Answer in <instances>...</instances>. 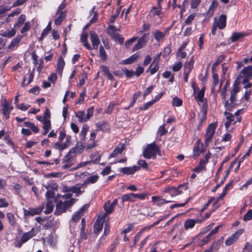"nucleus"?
<instances>
[{
    "label": "nucleus",
    "instance_id": "nucleus-1",
    "mask_svg": "<svg viewBox=\"0 0 252 252\" xmlns=\"http://www.w3.org/2000/svg\"><path fill=\"white\" fill-rule=\"evenodd\" d=\"M72 195L70 193H66L63 195H58L59 198H62V199L58 201L56 203V210L54 214L60 215L70 207L74 204L76 199L71 197Z\"/></svg>",
    "mask_w": 252,
    "mask_h": 252
},
{
    "label": "nucleus",
    "instance_id": "nucleus-2",
    "mask_svg": "<svg viewBox=\"0 0 252 252\" xmlns=\"http://www.w3.org/2000/svg\"><path fill=\"white\" fill-rule=\"evenodd\" d=\"M143 154L146 158H155L157 155H160V151L158 146L155 143H152L147 146Z\"/></svg>",
    "mask_w": 252,
    "mask_h": 252
},
{
    "label": "nucleus",
    "instance_id": "nucleus-3",
    "mask_svg": "<svg viewBox=\"0 0 252 252\" xmlns=\"http://www.w3.org/2000/svg\"><path fill=\"white\" fill-rule=\"evenodd\" d=\"M36 234V230L32 228L29 232L24 233L21 238L16 237L14 240V246L17 248H21L23 244L25 243L33 237L35 236Z\"/></svg>",
    "mask_w": 252,
    "mask_h": 252
},
{
    "label": "nucleus",
    "instance_id": "nucleus-4",
    "mask_svg": "<svg viewBox=\"0 0 252 252\" xmlns=\"http://www.w3.org/2000/svg\"><path fill=\"white\" fill-rule=\"evenodd\" d=\"M243 112V109L237 110L234 115L225 111L224 114L226 117V122L225 123V126L228 128L231 124L234 125L237 122H240L241 118L239 116Z\"/></svg>",
    "mask_w": 252,
    "mask_h": 252
},
{
    "label": "nucleus",
    "instance_id": "nucleus-5",
    "mask_svg": "<svg viewBox=\"0 0 252 252\" xmlns=\"http://www.w3.org/2000/svg\"><path fill=\"white\" fill-rule=\"evenodd\" d=\"M76 151L75 148L71 149L68 154L63 158V165L62 168L64 169L71 167L75 163L74 156Z\"/></svg>",
    "mask_w": 252,
    "mask_h": 252
},
{
    "label": "nucleus",
    "instance_id": "nucleus-6",
    "mask_svg": "<svg viewBox=\"0 0 252 252\" xmlns=\"http://www.w3.org/2000/svg\"><path fill=\"white\" fill-rule=\"evenodd\" d=\"M205 88L203 87L197 93H195V88H193L194 98L198 105L201 107H208L207 99L204 97Z\"/></svg>",
    "mask_w": 252,
    "mask_h": 252
},
{
    "label": "nucleus",
    "instance_id": "nucleus-7",
    "mask_svg": "<svg viewBox=\"0 0 252 252\" xmlns=\"http://www.w3.org/2000/svg\"><path fill=\"white\" fill-rule=\"evenodd\" d=\"M216 127L217 124L215 123L211 124L208 126L204 135V142L206 147L208 146L212 141Z\"/></svg>",
    "mask_w": 252,
    "mask_h": 252
},
{
    "label": "nucleus",
    "instance_id": "nucleus-8",
    "mask_svg": "<svg viewBox=\"0 0 252 252\" xmlns=\"http://www.w3.org/2000/svg\"><path fill=\"white\" fill-rule=\"evenodd\" d=\"M187 189L186 184H182L178 186L177 188H167L164 190L165 192L168 193L172 197H175L183 193L184 190Z\"/></svg>",
    "mask_w": 252,
    "mask_h": 252
},
{
    "label": "nucleus",
    "instance_id": "nucleus-9",
    "mask_svg": "<svg viewBox=\"0 0 252 252\" xmlns=\"http://www.w3.org/2000/svg\"><path fill=\"white\" fill-rule=\"evenodd\" d=\"M252 76V66H248L244 67L241 71L239 78L242 83H247Z\"/></svg>",
    "mask_w": 252,
    "mask_h": 252
},
{
    "label": "nucleus",
    "instance_id": "nucleus-10",
    "mask_svg": "<svg viewBox=\"0 0 252 252\" xmlns=\"http://www.w3.org/2000/svg\"><path fill=\"white\" fill-rule=\"evenodd\" d=\"M84 184H77L75 186L71 187H65L63 189V191L65 192H71L75 194L76 196H78L81 194L84 191L81 190L84 187Z\"/></svg>",
    "mask_w": 252,
    "mask_h": 252
},
{
    "label": "nucleus",
    "instance_id": "nucleus-11",
    "mask_svg": "<svg viewBox=\"0 0 252 252\" xmlns=\"http://www.w3.org/2000/svg\"><path fill=\"white\" fill-rule=\"evenodd\" d=\"M119 30V29H116L114 26L110 25L107 29V32L115 41L122 44L124 42V38L117 32Z\"/></svg>",
    "mask_w": 252,
    "mask_h": 252
},
{
    "label": "nucleus",
    "instance_id": "nucleus-12",
    "mask_svg": "<svg viewBox=\"0 0 252 252\" xmlns=\"http://www.w3.org/2000/svg\"><path fill=\"white\" fill-rule=\"evenodd\" d=\"M1 106L2 107V114L4 118L6 119H8L9 118L10 113L13 109V106L10 102H9L5 100L1 103Z\"/></svg>",
    "mask_w": 252,
    "mask_h": 252
},
{
    "label": "nucleus",
    "instance_id": "nucleus-13",
    "mask_svg": "<svg viewBox=\"0 0 252 252\" xmlns=\"http://www.w3.org/2000/svg\"><path fill=\"white\" fill-rule=\"evenodd\" d=\"M226 16L224 14L220 15L219 18H215L214 19V26H217L218 28L222 30L226 26Z\"/></svg>",
    "mask_w": 252,
    "mask_h": 252
},
{
    "label": "nucleus",
    "instance_id": "nucleus-14",
    "mask_svg": "<svg viewBox=\"0 0 252 252\" xmlns=\"http://www.w3.org/2000/svg\"><path fill=\"white\" fill-rule=\"evenodd\" d=\"M243 233V230L242 229H239L237 230L225 240V245L227 246L231 245L238 239V238Z\"/></svg>",
    "mask_w": 252,
    "mask_h": 252
},
{
    "label": "nucleus",
    "instance_id": "nucleus-15",
    "mask_svg": "<svg viewBox=\"0 0 252 252\" xmlns=\"http://www.w3.org/2000/svg\"><path fill=\"white\" fill-rule=\"evenodd\" d=\"M43 206L37 208H30L28 210L24 209L25 216H34L39 214L43 210Z\"/></svg>",
    "mask_w": 252,
    "mask_h": 252
},
{
    "label": "nucleus",
    "instance_id": "nucleus-16",
    "mask_svg": "<svg viewBox=\"0 0 252 252\" xmlns=\"http://www.w3.org/2000/svg\"><path fill=\"white\" fill-rule=\"evenodd\" d=\"M140 167L134 165L132 167H123L120 169V171L124 174L126 175H132L136 171L140 169Z\"/></svg>",
    "mask_w": 252,
    "mask_h": 252
},
{
    "label": "nucleus",
    "instance_id": "nucleus-17",
    "mask_svg": "<svg viewBox=\"0 0 252 252\" xmlns=\"http://www.w3.org/2000/svg\"><path fill=\"white\" fill-rule=\"evenodd\" d=\"M83 214V209H80V210L75 213L72 217L71 220L69 221L70 227H74L76 222L79 221L81 217Z\"/></svg>",
    "mask_w": 252,
    "mask_h": 252
},
{
    "label": "nucleus",
    "instance_id": "nucleus-18",
    "mask_svg": "<svg viewBox=\"0 0 252 252\" xmlns=\"http://www.w3.org/2000/svg\"><path fill=\"white\" fill-rule=\"evenodd\" d=\"M90 39L92 44L93 48L94 50H97L100 44V41L98 35L94 32H90Z\"/></svg>",
    "mask_w": 252,
    "mask_h": 252
},
{
    "label": "nucleus",
    "instance_id": "nucleus-19",
    "mask_svg": "<svg viewBox=\"0 0 252 252\" xmlns=\"http://www.w3.org/2000/svg\"><path fill=\"white\" fill-rule=\"evenodd\" d=\"M152 202L154 203V205L157 206H161L162 205L166 203H168L171 202V201L166 200L163 199L161 196H154L151 198Z\"/></svg>",
    "mask_w": 252,
    "mask_h": 252
},
{
    "label": "nucleus",
    "instance_id": "nucleus-20",
    "mask_svg": "<svg viewBox=\"0 0 252 252\" xmlns=\"http://www.w3.org/2000/svg\"><path fill=\"white\" fill-rule=\"evenodd\" d=\"M105 218L103 217L102 218H98L94 224V233L96 234H98L100 231L102 230L103 226V222L104 221Z\"/></svg>",
    "mask_w": 252,
    "mask_h": 252
},
{
    "label": "nucleus",
    "instance_id": "nucleus-21",
    "mask_svg": "<svg viewBox=\"0 0 252 252\" xmlns=\"http://www.w3.org/2000/svg\"><path fill=\"white\" fill-rule=\"evenodd\" d=\"M125 147V144L120 143L114 149L113 152L110 155V158H113L123 152Z\"/></svg>",
    "mask_w": 252,
    "mask_h": 252
},
{
    "label": "nucleus",
    "instance_id": "nucleus-22",
    "mask_svg": "<svg viewBox=\"0 0 252 252\" xmlns=\"http://www.w3.org/2000/svg\"><path fill=\"white\" fill-rule=\"evenodd\" d=\"M97 131L107 132L109 130V125L105 122H98L95 124Z\"/></svg>",
    "mask_w": 252,
    "mask_h": 252
},
{
    "label": "nucleus",
    "instance_id": "nucleus-23",
    "mask_svg": "<svg viewBox=\"0 0 252 252\" xmlns=\"http://www.w3.org/2000/svg\"><path fill=\"white\" fill-rule=\"evenodd\" d=\"M145 34L141 37L138 40L136 44L134 45L133 47L132 50L133 51L138 50L141 48H142L144 45H145L146 41L145 39Z\"/></svg>",
    "mask_w": 252,
    "mask_h": 252
},
{
    "label": "nucleus",
    "instance_id": "nucleus-24",
    "mask_svg": "<svg viewBox=\"0 0 252 252\" xmlns=\"http://www.w3.org/2000/svg\"><path fill=\"white\" fill-rule=\"evenodd\" d=\"M199 222L198 220H192V219H189L185 221L184 223V227L185 229L187 230L188 229L192 228L196 223H198Z\"/></svg>",
    "mask_w": 252,
    "mask_h": 252
},
{
    "label": "nucleus",
    "instance_id": "nucleus-25",
    "mask_svg": "<svg viewBox=\"0 0 252 252\" xmlns=\"http://www.w3.org/2000/svg\"><path fill=\"white\" fill-rule=\"evenodd\" d=\"M55 202V200H47L46 209L44 211L46 214H49L53 211Z\"/></svg>",
    "mask_w": 252,
    "mask_h": 252
},
{
    "label": "nucleus",
    "instance_id": "nucleus-26",
    "mask_svg": "<svg viewBox=\"0 0 252 252\" xmlns=\"http://www.w3.org/2000/svg\"><path fill=\"white\" fill-rule=\"evenodd\" d=\"M115 207L111 205L110 200L107 201L104 205V209L105 211V215H108L114 211Z\"/></svg>",
    "mask_w": 252,
    "mask_h": 252
},
{
    "label": "nucleus",
    "instance_id": "nucleus-27",
    "mask_svg": "<svg viewBox=\"0 0 252 252\" xmlns=\"http://www.w3.org/2000/svg\"><path fill=\"white\" fill-rule=\"evenodd\" d=\"M43 126L42 128L44 130L43 132V135H46L48 132L49 130L51 129V125L50 119H46L45 120L43 121L42 123Z\"/></svg>",
    "mask_w": 252,
    "mask_h": 252
},
{
    "label": "nucleus",
    "instance_id": "nucleus-28",
    "mask_svg": "<svg viewBox=\"0 0 252 252\" xmlns=\"http://www.w3.org/2000/svg\"><path fill=\"white\" fill-rule=\"evenodd\" d=\"M122 202H125L126 201L130 202H135L136 201L135 193H129L124 194L122 196Z\"/></svg>",
    "mask_w": 252,
    "mask_h": 252
},
{
    "label": "nucleus",
    "instance_id": "nucleus-29",
    "mask_svg": "<svg viewBox=\"0 0 252 252\" xmlns=\"http://www.w3.org/2000/svg\"><path fill=\"white\" fill-rule=\"evenodd\" d=\"M64 65L65 62L63 59L62 57L60 58L57 63V71L61 75L62 74Z\"/></svg>",
    "mask_w": 252,
    "mask_h": 252
},
{
    "label": "nucleus",
    "instance_id": "nucleus-30",
    "mask_svg": "<svg viewBox=\"0 0 252 252\" xmlns=\"http://www.w3.org/2000/svg\"><path fill=\"white\" fill-rule=\"evenodd\" d=\"M222 238L217 241L214 242L210 247L209 251L216 252L217 250H218L220 248V246L222 243Z\"/></svg>",
    "mask_w": 252,
    "mask_h": 252
},
{
    "label": "nucleus",
    "instance_id": "nucleus-31",
    "mask_svg": "<svg viewBox=\"0 0 252 252\" xmlns=\"http://www.w3.org/2000/svg\"><path fill=\"white\" fill-rule=\"evenodd\" d=\"M153 35L157 42H159L165 37V33L158 30L154 32Z\"/></svg>",
    "mask_w": 252,
    "mask_h": 252
},
{
    "label": "nucleus",
    "instance_id": "nucleus-32",
    "mask_svg": "<svg viewBox=\"0 0 252 252\" xmlns=\"http://www.w3.org/2000/svg\"><path fill=\"white\" fill-rule=\"evenodd\" d=\"M57 236L54 234H50L47 238V244L51 247H54L57 243Z\"/></svg>",
    "mask_w": 252,
    "mask_h": 252
},
{
    "label": "nucleus",
    "instance_id": "nucleus-33",
    "mask_svg": "<svg viewBox=\"0 0 252 252\" xmlns=\"http://www.w3.org/2000/svg\"><path fill=\"white\" fill-rule=\"evenodd\" d=\"M161 10V7H159L158 6L157 7L154 6L150 10V15L153 17L157 15L160 18Z\"/></svg>",
    "mask_w": 252,
    "mask_h": 252
},
{
    "label": "nucleus",
    "instance_id": "nucleus-34",
    "mask_svg": "<svg viewBox=\"0 0 252 252\" xmlns=\"http://www.w3.org/2000/svg\"><path fill=\"white\" fill-rule=\"evenodd\" d=\"M44 188L49 190H56L58 189V185L54 181H49L43 185Z\"/></svg>",
    "mask_w": 252,
    "mask_h": 252
},
{
    "label": "nucleus",
    "instance_id": "nucleus-35",
    "mask_svg": "<svg viewBox=\"0 0 252 252\" xmlns=\"http://www.w3.org/2000/svg\"><path fill=\"white\" fill-rule=\"evenodd\" d=\"M75 116L78 118V121L80 123H84L88 121L86 116L85 115V111H79L75 113Z\"/></svg>",
    "mask_w": 252,
    "mask_h": 252
},
{
    "label": "nucleus",
    "instance_id": "nucleus-36",
    "mask_svg": "<svg viewBox=\"0 0 252 252\" xmlns=\"http://www.w3.org/2000/svg\"><path fill=\"white\" fill-rule=\"evenodd\" d=\"M194 61L191 59L189 61L186 62L184 64V71L190 73L193 66Z\"/></svg>",
    "mask_w": 252,
    "mask_h": 252
},
{
    "label": "nucleus",
    "instance_id": "nucleus-37",
    "mask_svg": "<svg viewBox=\"0 0 252 252\" xmlns=\"http://www.w3.org/2000/svg\"><path fill=\"white\" fill-rule=\"evenodd\" d=\"M87 36L88 34L87 33H83L81 35V40L82 42L84 43V45L86 48V49L88 50H91L92 47L87 42Z\"/></svg>",
    "mask_w": 252,
    "mask_h": 252
},
{
    "label": "nucleus",
    "instance_id": "nucleus-38",
    "mask_svg": "<svg viewBox=\"0 0 252 252\" xmlns=\"http://www.w3.org/2000/svg\"><path fill=\"white\" fill-rule=\"evenodd\" d=\"M139 58V56L137 53H135L130 56L129 58L122 61L123 63L125 64H130L133 63L137 59Z\"/></svg>",
    "mask_w": 252,
    "mask_h": 252
},
{
    "label": "nucleus",
    "instance_id": "nucleus-39",
    "mask_svg": "<svg viewBox=\"0 0 252 252\" xmlns=\"http://www.w3.org/2000/svg\"><path fill=\"white\" fill-rule=\"evenodd\" d=\"M245 35V34L242 32H233L231 36V40L232 42L237 41Z\"/></svg>",
    "mask_w": 252,
    "mask_h": 252
},
{
    "label": "nucleus",
    "instance_id": "nucleus-40",
    "mask_svg": "<svg viewBox=\"0 0 252 252\" xmlns=\"http://www.w3.org/2000/svg\"><path fill=\"white\" fill-rule=\"evenodd\" d=\"M88 130L89 126L87 125H84L80 133V137L82 142L85 140Z\"/></svg>",
    "mask_w": 252,
    "mask_h": 252
},
{
    "label": "nucleus",
    "instance_id": "nucleus-41",
    "mask_svg": "<svg viewBox=\"0 0 252 252\" xmlns=\"http://www.w3.org/2000/svg\"><path fill=\"white\" fill-rule=\"evenodd\" d=\"M98 179V176L96 175L91 176L88 177L83 183L84 186L88 184H94L97 182Z\"/></svg>",
    "mask_w": 252,
    "mask_h": 252
},
{
    "label": "nucleus",
    "instance_id": "nucleus-42",
    "mask_svg": "<svg viewBox=\"0 0 252 252\" xmlns=\"http://www.w3.org/2000/svg\"><path fill=\"white\" fill-rule=\"evenodd\" d=\"M59 16L55 19V24L56 25H60L61 24L63 20L65 19V12H61L59 13Z\"/></svg>",
    "mask_w": 252,
    "mask_h": 252
},
{
    "label": "nucleus",
    "instance_id": "nucleus-43",
    "mask_svg": "<svg viewBox=\"0 0 252 252\" xmlns=\"http://www.w3.org/2000/svg\"><path fill=\"white\" fill-rule=\"evenodd\" d=\"M16 32V30L15 28H12L11 30L6 31L2 35L4 37H12L14 36Z\"/></svg>",
    "mask_w": 252,
    "mask_h": 252
},
{
    "label": "nucleus",
    "instance_id": "nucleus-44",
    "mask_svg": "<svg viewBox=\"0 0 252 252\" xmlns=\"http://www.w3.org/2000/svg\"><path fill=\"white\" fill-rule=\"evenodd\" d=\"M225 58V56L224 55L220 56L217 60L215 61V62L213 64L212 67V72L215 71L216 67L221 62L223 61Z\"/></svg>",
    "mask_w": 252,
    "mask_h": 252
},
{
    "label": "nucleus",
    "instance_id": "nucleus-45",
    "mask_svg": "<svg viewBox=\"0 0 252 252\" xmlns=\"http://www.w3.org/2000/svg\"><path fill=\"white\" fill-rule=\"evenodd\" d=\"M7 218L8 220L9 223L11 226H15L16 224L15 218L14 215L11 213H8L6 214Z\"/></svg>",
    "mask_w": 252,
    "mask_h": 252
},
{
    "label": "nucleus",
    "instance_id": "nucleus-46",
    "mask_svg": "<svg viewBox=\"0 0 252 252\" xmlns=\"http://www.w3.org/2000/svg\"><path fill=\"white\" fill-rule=\"evenodd\" d=\"M26 20V16L22 14L20 16L18 22L16 23L14 25V28L20 27L24 23Z\"/></svg>",
    "mask_w": 252,
    "mask_h": 252
},
{
    "label": "nucleus",
    "instance_id": "nucleus-47",
    "mask_svg": "<svg viewBox=\"0 0 252 252\" xmlns=\"http://www.w3.org/2000/svg\"><path fill=\"white\" fill-rule=\"evenodd\" d=\"M55 191L53 190L47 189L46 193V200H56L55 198Z\"/></svg>",
    "mask_w": 252,
    "mask_h": 252
},
{
    "label": "nucleus",
    "instance_id": "nucleus-48",
    "mask_svg": "<svg viewBox=\"0 0 252 252\" xmlns=\"http://www.w3.org/2000/svg\"><path fill=\"white\" fill-rule=\"evenodd\" d=\"M21 38L22 37L20 36H17L15 38H14L11 42L9 46V47L10 48H13L14 47L18 46L19 43L20 42L21 39Z\"/></svg>",
    "mask_w": 252,
    "mask_h": 252
},
{
    "label": "nucleus",
    "instance_id": "nucleus-49",
    "mask_svg": "<svg viewBox=\"0 0 252 252\" xmlns=\"http://www.w3.org/2000/svg\"><path fill=\"white\" fill-rule=\"evenodd\" d=\"M147 231V230L145 229V227L143 228L139 232H138L136 235L134 236V245H135L140 239L142 237L143 233Z\"/></svg>",
    "mask_w": 252,
    "mask_h": 252
},
{
    "label": "nucleus",
    "instance_id": "nucleus-50",
    "mask_svg": "<svg viewBox=\"0 0 252 252\" xmlns=\"http://www.w3.org/2000/svg\"><path fill=\"white\" fill-rule=\"evenodd\" d=\"M218 6V2L216 0H213L209 7V9L208 10V13L210 14H213L214 11L215 9L217 8Z\"/></svg>",
    "mask_w": 252,
    "mask_h": 252
},
{
    "label": "nucleus",
    "instance_id": "nucleus-51",
    "mask_svg": "<svg viewBox=\"0 0 252 252\" xmlns=\"http://www.w3.org/2000/svg\"><path fill=\"white\" fill-rule=\"evenodd\" d=\"M54 146L56 148L59 149L60 151H62L67 147L66 144L64 142H58L54 144Z\"/></svg>",
    "mask_w": 252,
    "mask_h": 252
},
{
    "label": "nucleus",
    "instance_id": "nucleus-52",
    "mask_svg": "<svg viewBox=\"0 0 252 252\" xmlns=\"http://www.w3.org/2000/svg\"><path fill=\"white\" fill-rule=\"evenodd\" d=\"M11 7L8 6H0V18H2L4 16L6 11H9L11 9Z\"/></svg>",
    "mask_w": 252,
    "mask_h": 252
},
{
    "label": "nucleus",
    "instance_id": "nucleus-53",
    "mask_svg": "<svg viewBox=\"0 0 252 252\" xmlns=\"http://www.w3.org/2000/svg\"><path fill=\"white\" fill-rule=\"evenodd\" d=\"M99 53L100 57L101 59V60L103 61H105L107 59V56L104 50V48L102 46H100V47H99Z\"/></svg>",
    "mask_w": 252,
    "mask_h": 252
},
{
    "label": "nucleus",
    "instance_id": "nucleus-54",
    "mask_svg": "<svg viewBox=\"0 0 252 252\" xmlns=\"http://www.w3.org/2000/svg\"><path fill=\"white\" fill-rule=\"evenodd\" d=\"M172 103L174 106L179 107L182 104V100L177 97H175L173 98Z\"/></svg>",
    "mask_w": 252,
    "mask_h": 252
},
{
    "label": "nucleus",
    "instance_id": "nucleus-55",
    "mask_svg": "<svg viewBox=\"0 0 252 252\" xmlns=\"http://www.w3.org/2000/svg\"><path fill=\"white\" fill-rule=\"evenodd\" d=\"M182 63L181 62H178L175 63L172 67V69L173 71L177 72L182 68Z\"/></svg>",
    "mask_w": 252,
    "mask_h": 252
},
{
    "label": "nucleus",
    "instance_id": "nucleus-56",
    "mask_svg": "<svg viewBox=\"0 0 252 252\" xmlns=\"http://www.w3.org/2000/svg\"><path fill=\"white\" fill-rule=\"evenodd\" d=\"M252 219V210H249L246 214L244 216L243 220L244 221H248Z\"/></svg>",
    "mask_w": 252,
    "mask_h": 252
},
{
    "label": "nucleus",
    "instance_id": "nucleus-57",
    "mask_svg": "<svg viewBox=\"0 0 252 252\" xmlns=\"http://www.w3.org/2000/svg\"><path fill=\"white\" fill-rule=\"evenodd\" d=\"M91 162V161L82 162L77 164V165L75 167H74L71 168V170H74L80 168L83 166H85L88 164H89Z\"/></svg>",
    "mask_w": 252,
    "mask_h": 252
},
{
    "label": "nucleus",
    "instance_id": "nucleus-58",
    "mask_svg": "<svg viewBox=\"0 0 252 252\" xmlns=\"http://www.w3.org/2000/svg\"><path fill=\"white\" fill-rule=\"evenodd\" d=\"M148 195L149 194L147 193H141L139 194L135 193V199L136 200L137 198H139L141 200H144L148 197Z\"/></svg>",
    "mask_w": 252,
    "mask_h": 252
},
{
    "label": "nucleus",
    "instance_id": "nucleus-59",
    "mask_svg": "<svg viewBox=\"0 0 252 252\" xmlns=\"http://www.w3.org/2000/svg\"><path fill=\"white\" fill-rule=\"evenodd\" d=\"M134 228V224L133 223H129L127 225L126 228H125L123 231L122 233L124 234H126L130 231H132L133 229Z\"/></svg>",
    "mask_w": 252,
    "mask_h": 252
},
{
    "label": "nucleus",
    "instance_id": "nucleus-60",
    "mask_svg": "<svg viewBox=\"0 0 252 252\" xmlns=\"http://www.w3.org/2000/svg\"><path fill=\"white\" fill-rule=\"evenodd\" d=\"M94 107H90L87 109V113L86 115V118L87 120H89L90 118L93 116L94 114Z\"/></svg>",
    "mask_w": 252,
    "mask_h": 252
},
{
    "label": "nucleus",
    "instance_id": "nucleus-61",
    "mask_svg": "<svg viewBox=\"0 0 252 252\" xmlns=\"http://www.w3.org/2000/svg\"><path fill=\"white\" fill-rule=\"evenodd\" d=\"M195 16V14H192L189 15L186 20L184 22V24L185 25H189L191 23V22L193 20L194 17Z\"/></svg>",
    "mask_w": 252,
    "mask_h": 252
},
{
    "label": "nucleus",
    "instance_id": "nucleus-62",
    "mask_svg": "<svg viewBox=\"0 0 252 252\" xmlns=\"http://www.w3.org/2000/svg\"><path fill=\"white\" fill-rule=\"evenodd\" d=\"M159 68V64L158 63H157L153 67H149V69H150V72L151 75L155 74Z\"/></svg>",
    "mask_w": 252,
    "mask_h": 252
},
{
    "label": "nucleus",
    "instance_id": "nucleus-63",
    "mask_svg": "<svg viewBox=\"0 0 252 252\" xmlns=\"http://www.w3.org/2000/svg\"><path fill=\"white\" fill-rule=\"evenodd\" d=\"M8 205L9 203L5 198H0V208H6Z\"/></svg>",
    "mask_w": 252,
    "mask_h": 252
},
{
    "label": "nucleus",
    "instance_id": "nucleus-64",
    "mask_svg": "<svg viewBox=\"0 0 252 252\" xmlns=\"http://www.w3.org/2000/svg\"><path fill=\"white\" fill-rule=\"evenodd\" d=\"M242 252H252V245L247 242Z\"/></svg>",
    "mask_w": 252,
    "mask_h": 252
}]
</instances>
